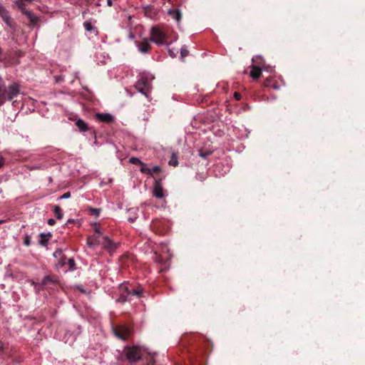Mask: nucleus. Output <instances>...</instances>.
<instances>
[{
	"label": "nucleus",
	"mask_w": 365,
	"mask_h": 365,
	"mask_svg": "<svg viewBox=\"0 0 365 365\" xmlns=\"http://www.w3.org/2000/svg\"><path fill=\"white\" fill-rule=\"evenodd\" d=\"M165 31L159 26H153L150 29V41L157 45L165 43Z\"/></svg>",
	"instance_id": "obj_3"
},
{
	"label": "nucleus",
	"mask_w": 365,
	"mask_h": 365,
	"mask_svg": "<svg viewBox=\"0 0 365 365\" xmlns=\"http://www.w3.org/2000/svg\"><path fill=\"white\" fill-rule=\"evenodd\" d=\"M16 102V101H14L12 102V104H13V105H14V103H15Z\"/></svg>",
	"instance_id": "obj_46"
},
{
	"label": "nucleus",
	"mask_w": 365,
	"mask_h": 365,
	"mask_svg": "<svg viewBox=\"0 0 365 365\" xmlns=\"http://www.w3.org/2000/svg\"><path fill=\"white\" fill-rule=\"evenodd\" d=\"M212 154V152L211 151H209V150H205L204 151L203 150H199V155L202 158H206L207 157H208L209 155H210Z\"/></svg>",
	"instance_id": "obj_24"
},
{
	"label": "nucleus",
	"mask_w": 365,
	"mask_h": 365,
	"mask_svg": "<svg viewBox=\"0 0 365 365\" xmlns=\"http://www.w3.org/2000/svg\"><path fill=\"white\" fill-rule=\"evenodd\" d=\"M252 62L257 64H262L263 62V59L261 56H257L252 58Z\"/></svg>",
	"instance_id": "obj_28"
},
{
	"label": "nucleus",
	"mask_w": 365,
	"mask_h": 365,
	"mask_svg": "<svg viewBox=\"0 0 365 365\" xmlns=\"http://www.w3.org/2000/svg\"><path fill=\"white\" fill-rule=\"evenodd\" d=\"M101 245L107 252L111 254L116 250L118 244L112 241L108 237L103 236L102 237Z\"/></svg>",
	"instance_id": "obj_8"
},
{
	"label": "nucleus",
	"mask_w": 365,
	"mask_h": 365,
	"mask_svg": "<svg viewBox=\"0 0 365 365\" xmlns=\"http://www.w3.org/2000/svg\"><path fill=\"white\" fill-rule=\"evenodd\" d=\"M169 165H173V166H177L178 165V162L177 159H174V157L173 156L172 159L169 162Z\"/></svg>",
	"instance_id": "obj_36"
},
{
	"label": "nucleus",
	"mask_w": 365,
	"mask_h": 365,
	"mask_svg": "<svg viewBox=\"0 0 365 365\" xmlns=\"http://www.w3.org/2000/svg\"><path fill=\"white\" fill-rule=\"evenodd\" d=\"M70 197H71V192H66L63 195H61L59 197V199H67V198H69Z\"/></svg>",
	"instance_id": "obj_37"
},
{
	"label": "nucleus",
	"mask_w": 365,
	"mask_h": 365,
	"mask_svg": "<svg viewBox=\"0 0 365 365\" xmlns=\"http://www.w3.org/2000/svg\"><path fill=\"white\" fill-rule=\"evenodd\" d=\"M57 282L56 279L53 276L47 275L43 277L41 282L42 286H46L49 283L56 284Z\"/></svg>",
	"instance_id": "obj_19"
},
{
	"label": "nucleus",
	"mask_w": 365,
	"mask_h": 365,
	"mask_svg": "<svg viewBox=\"0 0 365 365\" xmlns=\"http://www.w3.org/2000/svg\"><path fill=\"white\" fill-rule=\"evenodd\" d=\"M93 229L95 230L94 235L102 236V232H101L100 227L98 225L95 224L93 226Z\"/></svg>",
	"instance_id": "obj_31"
},
{
	"label": "nucleus",
	"mask_w": 365,
	"mask_h": 365,
	"mask_svg": "<svg viewBox=\"0 0 365 365\" xmlns=\"http://www.w3.org/2000/svg\"><path fill=\"white\" fill-rule=\"evenodd\" d=\"M115 336L123 340H126L130 334L129 328L125 326H117L113 329Z\"/></svg>",
	"instance_id": "obj_9"
},
{
	"label": "nucleus",
	"mask_w": 365,
	"mask_h": 365,
	"mask_svg": "<svg viewBox=\"0 0 365 365\" xmlns=\"http://www.w3.org/2000/svg\"><path fill=\"white\" fill-rule=\"evenodd\" d=\"M24 15L26 16V18L29 21V26H35L37 24L38 21V17L36 16L32 11L27 10Z\"/></svg>",
	"instance_id": "obj_12"
},
{
	"label": "nucleus",
	"mask_w": 365,
	"mask_h": 365,
	"mask_svg": "<svg viewBox=\"0 0 365 365\" xmlns=\"http://www.w3.org/2000/svg\"><path fill=\"white\" fill-rule=\"evenodd\" d=\"M24 56V53L21 50L11 51L7 53L5 58L11 65H16L19 63V59Z\"/></svg>",
	"instance_id": "obj_5"
},
{
	"label": "nucleus",
	"mask_w": 365,
	"mask_h": 365,
	"mask_svg": "<svg viewBox=\"0 0 365 365\" xmlns=\"http://www.w3.org/2000/svg\"><path fill=\"white\" fill-rule=\"evenodd\" d=\"M51 237H52V235L50 232L41 233L39 235V237H40L39 245H41V246L46 247L47 245L48 241L51 238Z\"/></svg>",
	"instance_id": "obj_14"
},
{
	"label": "nucleus",
	"mask_w": 365,
	"mask_h": 365,
	"mask_svg": "<svg viewBox=\"0 0 365 365\" xmlns=\"http://www.w3.org/2000/svg\"><path fill=\"white\" fill-rule=\"evenodd\" d=\"M6 222V220H0V225H1V224H3V223H4V222Z\"/></svg>",
	"instance_id": "obj_42"
},
{
	"label": "nucleus",
	"mask_w": 365,
	"mask_h": 365,
	"mask_svg": "<svg viewBox=\"0 0 365 365\" xmlns=\"http://www.w3.org/2000/svg\"><path fill=\"white\" fill-rule=\"evenodd\" d=\"M20 93L19 86L14 83L6 88L3 78L0 76V106H2L6 100L13 101Z\"/></svg>",
	"instance_id": "obj_1"
},
{
	"label": "nucleus",
	"mask_w": 365,
	"mask_h": 365,
	"mask_svg": "<svg viewBox=\"0 0 365 365\" xmlns=\"http://www.w3.org/2000/svg\"><path fill=\"white\" fill-rule=\"evenodd\" d=\"M188 50L185 47H182L180 50V56L182 58H184L188 55Z\"/></svg>",
	"instance_id": "obj_29"
},
{
	"label": "nucleus",
	"mask_w": 365,
	"mask_h": 365,
	"mask_svg": "<svg viewBox=\"0 0 365 365\" xmlns=\"http://www.w3.org/2000/svg\"><path fill=\"white\" fill-rule=\"evenodd\" d=\"M140 172L142 173L151 175V169L146 168V165L145 164L144 166L141 165Z\"/></svg>",
	"instance_id": "obj_27"
},
{
	"label": "nucleus",
	"mask_w": 365,
	"mask_h": 365,
	"mask_svg": "<svg viewBox=\"0 0 365 365\" xmlns=\"http://www.w3.org/2000/svg\"><path fill=\"white\" fill-rule=\"evenodd\" d=\"M61 255H62V250L61 249H57L54 252H53V256L55 257H61Z\"/></svg>",
	"instance_id": "obj_33"
},
{
	"label": "nucleus",
	"mask_w": 365,
	"mask_h": 365,
	"mask_svg": "<svg viewBox=\"0 0 365 365\" xmlns=\"http://www.w3.org/2000/svg\"><path fill=\"white\" fill-rule=\"evenodd\" d=\"M31 237L29 235H26L24 239V244L26 246H29L31 245Z\"/></svg>",
	"instance_id": "obj_30"
},
{
	"label": "nucleus",
	"mask_w": 365,
	"mask_h": 365,
	"mask_svg": "<svg viewBox=\"0 0 365 365\" xmlns=\"http://www.w3.org/2000/svg\"><path fill=\"white\" fill-rule=\"evenodd\" d=\"M60 80H61L60 77L57 78V81H59Z\"/></svg>",
	"instance_id": "obj_47"
},
{
	"label": "nucleus",
	"mask_w": 365,
	"mask_h": 365,
	"mask_svg": "<svg viewBox=\"0 0 365 365\" xmlns=\"http://www.w3.org/2000/svg\"><path fill=\"white\" fill-rule=\"evenodd\" d=\"M55 223H56V220H53V219H49V220H48V224L49 225H55Z\"/></svg>",
	"instance_id": "obj_39"
},
{
	"label": "nucleus",
	"mask_w": 365,
	"mask_h": 365,
	"mask_svg": "<svg viewBox=\"0 0 365 365\" xmlns=\"http://www.w3.org/2000/svg\"><path fill=\"white\" fill-rule=\"evenodd\" d=\"M138 50L143 53H148L150 49V45L147 40L139 42L138 44Z\"/></svg>",
	"instance_id": "obj_15"
},
{
	"label": "nucleus",
	"mask_w": 365,
	"mask_h": 365,
	"mask_svg": "<svg viewBox=\"0 0 365 365\" xmlns=\"http://www.w3.org/2000/svg\"><path fill=\"white\" fill-rule=\"evenodd\" d=\"M124 351L127 359L131 364L136 363L142 359L143 350L138 346H126Z\"/></svg>",
	"instance_id": "obj_2"
},
{
	"label": "nucleus",
	"mask_w": 365,
	"mask_h": 365,
	"mask_svg": "<svg viewBox=\"0 0 365 365\" xmlns=\"http://www.w3.org/2000/svg\"><path fill=\"white\" fill-rule=\"evenodd\" d=\"M120 296L117 299V302L120 303H125V302L129 300L130 296H128L125 292H123L120 290V287H119Z\"/></svg>",
	"instance_id": "obj_20"
},
{
	"label": "nucleus",
	"mask_w": 365,
	"mask_h": 365,
	"mask_svg": "<svg viewBox=\"0 0 365 365\" xmlns=\"http://www.w3.org/2000/svg\"><path fill=\"white\" fill-rule=\"evenodd\" d=\"M96 118L103 123H109L113 122V117L109 113H96Z\"/></svg>",
	"instance_id": "obj_13"
},
{
	"label": "nucleus",
	"mask_w": 365,
	"mask_h": 365,
	"mask_svg": "<svg viewBox=\"0 0 365 365\" xmlns=\"http://www.w3.org/2000/svg\"><path fill=\"white\" fill-rule=\"evenodd\" d=\"M53 210L54 215H56V217L58 220H61L63 218L62 210L58 205H55L53 207Z\"/></svg>",
	"instance_id": "obj_21"
},
{
	"label": "nucleus",
	"mask_w": 365,
	"mask_h": 365,
	"mask_svg": "<svg viewBox=\"0 0 365 365\" xmlns=\"http://www.w3.org/2000/svg\"><path fill=\"white\" fill-rule=\"evenodd\" d=\"M76 125L81 132L88 130V124L82 119H78L76 122Z\"/></svg>",
	"instance_id": "obj_18"
},
{
	"label": "nucleus",
	"mask_w": 365,
	"mask_h": 365,
	"mask_svg": "<svg viewBox=\"0 0 365 365\" xmlns=\"http://www.w3.org/2000/svg\"><path fill=\"white\" fill-rule=\"evenodd\" d=\"M73 222V220H68V222L70 223V222Z\"/></svg>",
	"instance_id": "obj_45"
},
{
	"label": "nucleus",
	"mask_w": 365,
	"mask_h": 365,
	"mask_svg": "<svg viewBox=\"0 0 365 365\" xmlns=\"http://www.w3.org/2000/svg\"><path fill=\"white\" fill-rule=\"evenodd\" d=\"M153 196L156 198L162 199L164 197V190L160 180H156L153 188Z\"/></svg>",
	"instance_id": "obj_11"
},
{
	"label": "nucleus",
	"mask_w": 365,
	"mask_h": 365,
	"mask_svg": "<svg viewBox=\"0 0 365 365\" xmlns=\"http://www.w3.org/2000/svg\"><path fill=\"white\" fill-rule=\"evenodd\" d=\"M135 88L142 94L148 96L150 91V84L147 77H141L135 84Z\"/></svg>",
	"instance_id": "obj_4"
},
{
	"label": "nucleus",
	"mask_w": 365,
	"mask_h": 365,
	"mask_svg": "<svg viewBox=\"0 0 365 365\" xmlns=\"http://www.w3.org/2000/svg\"><path fill=\"white\" fill-rule=\"evenodd\" d=\"M0 16L5 24L13 31L16 30V23L10 17L9 11L1 5H0Z\"/></svg>",
	"instance_id": "obj_6"
},
{
	"label": "nucleus",
	"mask_w": 365,
	"mask_h": 365,
	"mask_svg": "<svg viewBox=\"0 0 365 365\" xmlns=\"http://www.w3.org/2000/svg\"><path fill=\"white\" fill-rule=\"evenodd\" d=\"M120 290L125 292L128 296H136L140 297L142 296V289L129 285L128 284H122L120 285Z\"/></svg>",
	"instance_id": "obj_7"
},
{
	"label": "nucleus",
	"mask_w": 365,
	"mask_h": 365,
	"mask_svg": "<svg viewBox=\"0 0 365 365\" xmlns=\"http://www.w3.org/2000/svg\"><path fill=\"white\" fill-rule=\"evenodd\" d=\"M129 161L130 163H132L133 165H143V166L145 165V163L143 162H142L139 158H135V157L130 158Z\"/></svg>",
	"instance_id": "obj_23"
},
{
	"label": "nucleus",
	"mask_w": 365,
	"mask_h": 365,
	"mask_svg": "<svg viewBox=\"0 0 365 365\" xmlns=\"http://www.w3.org/2000/svg\"><path fill=\"white\" fill-rule=\"evenodd\" d=\"M108 4L109 6H111V5H112V1H111V0H108Z\"/></svg>",
	"instance_id": "obj_41"
},
{
	"label": "nucleus",
	"mask_w": 365,
	"mask_h": 365,
	"mask_svg": "<svg viewBox=\"0 0 365 365\" xmlns=\"http://www.w3.org/2000/svg\"><path fill=\"white\" fill-rule=\"evenodd\" d=\"M168 14L178 22L180 21L182 19V14L179 9L169 10Z\"/></svg>",
	"instance_id": "obj_17"
},
{
	"label": "nucleus",
	"mask_w": 365,
	"mask_h": 365,
	"mask_svg": "<svg viewBox=\"0 0 365 365\" xmlns=\"http://www.w3.org/2000/svg\"><path fill=\"white\" fill-rule=\"evenodd\" d=\"M84 28L88 31H91L93 29V26L89 21H86L83 23Z\"/></svg>",
	"instance_id": "obj_26"
},
{
	"label": "nucleus",
	"mask_w": 365,
	"mask_h": 365,
	"mask_svg": "<svg viewBox=\"0 0 365 365\" xmlns=\"http://www.w3.org/2000/svg\"><path fill=\"white\" fill-rule=\"evenodd\" d=\"M234 97L237 101H240L241 99V95L239 93H237V92H235L234 93Z\"/></svg>",
	"instance_id": "obj_38"
},
{
	"label": "nucleus",
	"mask_w": 365,
	"mask_h": 365,
	"mask_svg": "<svg viewBox=\"0 0 365 365\" xmlns=\"http://www.w3.org/2000/svg\"><path fill=\"white\" fill-rule=\"evenodd\" d=\"M2 53H3V51H2V49L0 48V56H1V55H2Z\"/></svg>",
	"instance_id": "obj_44"
},
{
	"label": "nucleus",
	"mask_w": 365,
	"mask_h": 365,
	"mask_svg": "<svg viewBox=\"0 0 365 365\" xmlns=\"http://www.w3.org/2000/svg\"><path fill=\"white\" fill-rule=\"evenodd\" d=\"M68 264L69 267H70L71 268H72V269H73V268L75 267V265H76V264H75V261H74V259H72V258H69V259H68Z\"/></svg>",
	"instance_id": "obj_34"
},
{
	"label": "nucleus",
	"mask_w": 365,
	"mask_h": 365,
	"mask_svg": "<svg viewBox=\"0 0 365 365\" xmlns=\"http://www.w3.org/2000/svg\"><path fill=\"white\" fill-rule=\"evenodd\" d=\"M14 4L16 5L18 9L21 11L23 14L27 11V9H26V4L23 2V1L17 0L14 2Z\"/></svg>",
	"instance_id": "obj_22"
},
{
	"label": "nucleus",
	"mask_w": 365,
	"mask_h": 365,
	"mask_svg": "<svg viewBox=\"0 0 365 365\" xmlns=\"http://www.w3.org/2000/svg\"><path fill=\"white\" fill-rule=\"evenodd\" d=\"M178 51H174L173 49L169 48L168 53L172 58H175L176 56Z\"/></svg>",
	"instance_id": "obj_35"
},
{
	"label": "nucleus",
	"mask_w": 365,
	"mask_h": 365,
	"mask_svg": "<svg viewBox=\"0 0 365 365\" xmlns=\"http://www.w3.org/2000/svg\"><path fill=\"white\" fill-rule=\"evenodd\" d=\"M103 236L93 235L87 238V245L89 247H95L97 245H101L102 237Z\"/></svg>",
	"instance_id": "obj_10"
},
{
	"label": "nucleus",
	"mask_w": 365,
	"mask_h": 365,
	"mask_svg": "<svg viewBox=\"0 0 365 365\" xmlns=\"http://www.w3.org/2000/svg\"><path fill=\"white\" fill-rule=\"evenodd\" d=\"M262 74V69L259 66L254 65L252 66V71L250 72V76L254 79H257Z\"/></svg>",
	"instance_id": "obj_16"
},
{
	"label": "nucleus",
	"mask_w": 365,
	"mask_h": 365,
	"mask_svg": "<svg viewBox=\"0 0 365 365\" xmlns=\"http://www.w3.org/2000/svg\"><path fill=\"white\" fill-rule=\"evenodd\" d=\"M61 259L63 264H65L64 259H66V257L61 258Z\"/></svg>",
	"instance_id": "obj_43"
},
{
	"label": "nucleus",
	"mask_w": 365,
	"mask_h": 365,
	"mask_svg": "<svg viewBox=\"0 0 365 365\" xmlns=\"http://www.w3.org/2000/svg\"><path fill=\"white\" fill-rule=\"evenodd\" d=\"M101 210V209H98V208H93V207L89 208L90 214L92 215H94L96 217L99 216Z\"/></svg>",
	"instance_id": "obj_25"
},
{
	"label": "nucleus",
	"mask_w": 365,
	"mask_h": 365,
	"mask_svg": "<svg viewBox=\"0 0 365 365\" xmlns=\"http://www.w3.org/2000/svg\"><path fill=\"white\" fill-rule=\"evenodd\" d=\"M160 171H161V168H160V166H158V165L154 166L151 169V175L153 174V173H159Z\"/></svg>",
	"instance_id": "obj_32"
},
{
	"label": "nucleus",
	"mask_w": 365,
	"mask_h": 365,
	"mask_svg": "<svg viewBox=\"0 0 365 365\" xmlns=\"http://www.w3.org/2000/svg\"><path fill=\"white\" fill-rule=\"evenodd\" d=\"M4 163V159L3 158H0V168L2 167Z\"/></svg>",
	"instance_id": "obj_40"
}]
</instances>
